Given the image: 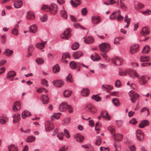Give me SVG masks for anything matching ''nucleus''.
<instances>
[{"mask_svg":"<svg viewBox=\"0 0 151 151\" xmlns=\"http://www.w3.org/2000/svg\"><path fill=\"white\" fill-rule=\"evenodd\" d=\"M100 50L104 52H108L110 50V46L108 43H102L99 45Z\"/></svg>","mask_w":151,"mask_h":151,"instance_id":"f257e3e1","label":"nucleus"},{"mask_svg":"<svg viewBox=\"0 0 151 151\" xmlns=\"http://www.w3.org/2000/svg\"><path fill=\"white\" fill-rule=\"evenodd\" d=\"M150 77L147 76H142L139 78L138 81L139 84L141 85H144L147 83Z\"/></svg>","mask_w":151,"mask_h":151,"instance_id":"f03ea898","label":"nucleus"},{"mask_svg":"<svg viewBox=\"0 0 151 151\" xmlns=\"http://www.w3.org/2000/svg\"><path fill=\"white\" fill-rule=\"evenodd\" d=\"M136 137L139 141H142L144 139V135L142 131L140 130H137L136 134Z\"/></svg>","mask_w":151,"mask_h":151,"instance_id":"7ed1b4c3","label":"nucleus"},{"mask_svg":"<svg viewBox=\"0 0 151 151\" xmlns=\"http://www.w3.org/2000/svg\"><path fill=\"white\" fill-rule=\"evenodd\" d=\"M45 129L48 132L50 131L54 128L53 123L49 121H47L45 123Z\"/></svg>","mask_w":151,"mask_h":151,"instance_id":"20e7f679","label":"nucleus"},{"mask_svg":"<svg viewBox=\"0 0 151 151\" xmlns=\"http://www.w3.org/2000/svg\"><path fill=\"white\" fill-rule=\"evenodd\" d=\"M114 64L115 65H121L123 62V59L119 57H116L114 58L112 60Z\"/></svg>","mask_w":151,"mask_h":151,"instance_id":"39448f33","label":"nucleus"},{"mask_svg":"<svg viewBox=\"0 0 151 151\" xmlns=\"http://www.w3.org/2000/svg\"><path fill=\"white\" fill-rule=\"evenodd\" d=\"M58 6L55 4H52L49 7V11L52 14H56L58 11Z\"/></svg>","mask_w":151,"mask_h":151,"instance_id":"423d86ee","label":"nucleus"},{"mask_svg":"<svg viewBox=\"0 0 151 151\" xmlns=\"http://www.w3.org/2000/svg\"><path fill=\"white\" fill-rule=\"evenodd\" d=\"M70 36V30L69 28L65 31L63 34L61 35V38L65 40H68Z\"/></svg>","mask_w":151,"mask_h":151,"instance_id":"0eeeda50","label":"nucleus"},{"mask_svg":"<svg viewBox=\"0 0 151 151\" xmlns=\"http://www.w3.org/2000/svg\"><path fill=\"white\" fill-rule=\"evenodd\" d=\"M121 11L119 10L114 12L112 13L111 15L109 17V19L111 20H114L116 18L120 15Z\"/></svg>","mask_w":151,"mask_h":151,"instance_id":"6e6552de","label":"nucleus"},{"mask_svg":"<svg viewBox=\"0 0 151 151\" xmlns=\"http://www.w3.org/2000/svg\"><path fill=\"white\" fill-rule=\"evenodd\" d=\"M139 46L138 44H135L131 46L130 47V52L132 54L137 52L139 50Z\"/></svg>","mask_w":151,"mask_h":151,"instance_id":"1a4fd4ad","label":"nucleus"},{"mask_svg":"<svg viewBox=\"0 0 151 151\" xmlns=\"http://www.w3.org/2000/svg\"><path fill=\"white\" fill-rule=\"evenodd\" d=\"M101 116L104 119L107 120H110L111 119V117L109 115L108 112L105 111H102L101 112Z\"/></svg>","mask_w":151,"mask_h":151,"instance_id":"9d476101","label":"nucleus"},{"mask_svg":"<svg viewBox=\"0 0 151 151\" xmlns=\"http://www.w3.org/2000/svg\"><path fill=\"white\" fill-rule=\"evenodd\" d=\"M68 104L66 102H63L60 104L59 106V110L61 111H65L68 107Z\"/></svg>","mask_w":151,"mask_h":151,"instance_id":"9b49d317","label":"nucleus"},{"mask_svg":"<svg viewBox=\"0 0 151 151\" xmlns=\"http://www.w3.org/2000/svg\"><path fill=\"white\" fill-rule=\"evenodd\" d=\"M52 84L55 87H60L63 86L64 83L62 80L54 81L52 82Z\"/></svg>","mask_w":151,"mask_h":151,"instance_id":"f8f14e48","label":"nucleus"},{"mask_svg":"<svg viewBox=\"0 0 151 151\" xmlns=\"http://www.w3.org/2000/svg\"><path fill=\"white\" fill-rule=\"evenodd\" d=\"M86 108L92 114L95 113L96 111V109L95 106L91 104L87 105L86 106Z\"/></svg>","mask_w":151,"mask_h":151,"instance_id":"ddd939ff","label":"nucleus"},{"mask_svg":"<svg viewBox=\"0 0 151 151\" xmlns=\"http://www.w3.org/2000/svg\"><path fill=\"white\" fill-rule=\"evenodd\" d=\"M70 58V54L68 53H66L64 54L62 57L61 61L62 63H67L68 61L66 60L67 59H69Z\"/></svg>","mask_w":151,"mask_h":151,"instance_id":"4468645a","label":"nucleus"},{"mask_svg":"<svg viewBox=\"0 0 151 151\" xmlns=\"http://www.w3.org/2000/svg\"><path fill=\"white\" fill-rule=\"evenodd\" d=\"M150 33V31L149 29L147 27H143L141 32V35L144 36L148 35Z\"/></svg>","mask_w":151,"mask_h":151,"instance_id":"2eb2a0df","label":"nucleus"},{"mask_svg":"<svg viewBox=\"0 0 151 151\" xmlns=\"http://www.w3.org/2000/svg\"><path fill=\"white\" fill-rule=\"evenodd\" d=\"M21 105L19 101H17L14 103L13 106V110L14 111H17L20 109Z\"/></svg>","mask_w":151,"mask_h":151,"instance_id":"dca6fc26","label":"nucleus"},{"mask_svg":"<svg viewBox=\"0 0 151 151\" xmlns=\"http://www.w3.org/2000/svg\"><path fill=\"white\" fill-rule=\"evenodd\" d=\"M144 6L142 4L138 2H135L134 4V9L137 10H138L143 8Z\"/></svg>","mask_w":151,"mask_h":151,"instance_id":"f3484780","label":"nucleus"},{"mask_svg":"<svg viewBox=\"0 0 151 151\" xmlns=\"http://www.w3.org/2000/svg\"><path fill=\"white\" fill-rule=\"evenodd\" d=\"M92 22L93 24H97L100 22V18L98 16H93L91 17Z\"/></svg>","mask_w":151,"mask_h":151,"instance_id":"a211bd4d","label":"nucleus"},{"mask_svg":"<svg viewBox=\"0 0 151 151\" xmlns=\"http://www.w3.org/2000/svg\"><path fill=\"white\" fill-rule=\"evenodd\" d=\"M70 3L74 7H76L78 5H79L81 4V0H72L70 1Z\"/></svg>","mask_w":151,"mask_h":151,"instance_id":"6ab92c4d","label":"nucleus"},{"mask_svg":"<svg viewBox=\"0 0 151 151\" xmlns=\"http://www.w3.org/2000/svg\"><path fill=\"white\" fill-rule=\"evenodd\" d=\"M83 55L82 52L81 51H76L74 52L73 55V57L76 59H78Z\"/></svg>","mask_w":151,"mask_h":151,"instance_id":"aec40b11","label":"nucleus"},{"mask_svg":"<svg viewBox=\"0 0 151 151\" xmlns=\"http://www.w3.org/2000/svg\"><path fill=\"white\" fill-rule=\"evenodd\" d=\"M90 93L89 89L87 88H85L83 89L81 92V94L83 96H88Z\"/></svg>","mask_w":151,"mask_h":151,"instance_id":"412c9836","label":"nucleus"},{"mask_svg":"<svg viewBox=\"0 0 151 151\" xmlns=\"http://www.w3.org/2000/svg\"><path fill=\"white\" fill-rule=\"evenodd\" d=\"M27 18L29 19L32 20L35 18V16L34 13L32 11H29L27 12Z\"/></svg>","mask_w":151,"mask_h":151,"instance_id":"4be33fe9","label":"nucleus"},{"mask_svg":"<svg viewBox=\"0 0 151 151\" xmlns=\"http://www.w3.org/2000/svg\"><path fill=\"white\" fill-rule=\"evenodd\" d=\"M130 70L129 69H127L124 70L120 71L119 72V74L121 76H124L129 73L130 76Z\"/></svg>","mask_w":151,"mask_h":151,"instance_id":"5701e85b","label":"nucleus"},{"mask_svg":"<svg viewBox=\"0 0 151 151\" xmlns=\"http://www.w3.org/2000/svg\"><path fill=\"white\" fill-rule=\"evenodd\" d=\"M22 5V2L20 0L17 1L14 4V7L16 8H19L21 7Z\"/></svg>","mask_w":151,"mask_h":151,"instance_id":"b1692460","label":"nucleus"},{"mask_svg":"<svg viewBox=\"0 0 151 151\" xmlns=\"http://www.w3.org/2000/svg\"><path fill=\"white\" fill-rule=\"evenodd\" d=\"M41 101L43 104H47L48 103V98L46 96L42 95L41 96Z\"/></svg>","mask_w":151,"mask_h":151,"instance_id":"393cba45","label":"nucleus"},{"mask_svg":"<svg viewBox=\"0 0 151 151\" xmlns=\"http://www.w3.org/2000/svg\"><path fill=\"white\" fill-rule=\"evenodd\" d=\"M149 124V122L147 120H144L139 125V127L140 128H143L147 126Z\"/></svg>","mask_w":151,"mask_h":151,"instance_id":"a878e982","label":"nucleus"},{"mask_svg":"<svg viewBox=\"0 0 151 151\" xmlns=\"http://www.w3.org/2000/svg\"><path fill=\"white\" fill-rule=\"evenodd\" d=\"M94 40L93 37L89 36L85 39L84 42L86 43L90 44L94 42Z\"/></svg>","mask_w":151,"mask_h":151,"instance_id":"bb28decb","label":"nucleus"},{"mask_svg":"<svg viewBox=\"0 0 151 151\" xmlns=\"http://www.w3.org/2000/svg\"><path fill=\"white\" fill-rule=\"evenodd\" d=\"M13 53V51L9 49H6L4 51V54L7 56H11Z\"/></svg>","mask_w":151,"mask_h":151,"instance_id":"cd10ccee","label":"nucleus"},{"mask_svg":"<svg viewBox=\"0 0 151 151\" xmlns=\"http://www.w3.org/2000/svg\"><path fill=\"white\" fill-rule=\"evenodd\" d=\"M29 28L30 32L33 33H35L37 30V27L35 24L31 26Z\"/></svg>","mask_w":151,"mask_h":151,"instance_id":"c85d7f7f","label":"nucleus"},{"mask_svg":"<svg viewBox=\"0 0 151 151\" xmlns=\"http://www.w3.org/2000/svg\"><path fill=\"white\" fill-rule=\"evenodd\" d=\"M77 64L74 61H71L69 63V65L70 68L73 69H75L77 67V65L79 66V63H77Z\"/></svg>","mask_w":151,"mask_h":151,"instance_id":"c756f323","label":"nucleus"},{"mask_svg":"<svg viewBox=\"0 0 151 151\" xmlns=\"http://www.w3.org/2000/svg\"><path fill=\"white\" fill-rule=\"evenodd\" d=\"M150 50V48L147 45L145 46L143 48L142 52L143 54H147L148 53Z\"/></svg>","mask_w":151,"mask_h":151,"instance_id":"7c9ffc66","label":"nucleus"},{"mask_svg":"<svg viewBox=\"0 0 151 151\" xmlns=\"http://www.w3.org/2000/svg\"><path fill=\"white\" fill-rule=\"evenodd\" d=\"M95 56L94 55H91V58L92 60L94 61H98L101 59L100 57L99 56L97 53H95Z\"/></svg>","mask_w":151,"mask_h":151,"instance_id":"2f4dec72","label":"nucleus"},{"mask_svg":"<svg viewBox=\"0 0 151 151\" xmlns=\"http://www.w3.org/2000/svg\"><path fill=\"white\" fill-rule=\"evenodd\" d=\"M140 95L139 94L137 93H134L133 97L131 99L132 102L134 103L139 98Z\"/></svg>","mask_w":151,"mask_h":151,"instance_id":"473e14b6","label":"nucleus"},{"mask_svg":"<svg viewBox=\"0 0 151 151\" xmlns=\"http://www.w3.org/2000/svg\"><path fill=\"white\" fill-rule=\"evenodd\" d=\"M102 88L104 90H111L113 89V87L110 85H102Z\"/></svg>","mask_w":151,"mask_h":151,"instance_id":"72a5a7b5","label":"nucleus"},{"mask_svg":"<svg viewBox=\"0 0 151 151\" xmlns=\"http://www.w3.org/2000/svg\"><path fill=\"white\" fill-rule=\"evenodd\" d=\"M41 42L37 43L36 45V46L37 48L42 50L45 47V46L43 44L42 41V40H41Z\"/></svg>","mask_w":151,"mask_h":151,"instance_id":"f704fd0d","label":"nucleus"},{"mask_svg":"<svg viewBox=\"0 0 151 151\" xmlns=\"http://www.w3.org/2000/svg\"><path fill=\"white\" fill-rule=\"evenodd\" d=\"M115 139L118 141H121L123 138V135L121 134H118L116 135H113Z\"/></svg>","mask_w":151,"mask_h":151,"instance_id":"c9c22d12","label":"nucleus"},{"mask_svg":"<svg viewBox=\"0 0 151 151\" xmlns=\"http://www.w3.org/2000/svg\"><path fill=\"white\" fill-rule=\"evenodd\" d=\"M72 92V91L69 90H65L63 93L64 96L65 97H69Z\"/></svg>","mask_w":151,"mask_h":151,"instance_id":"e433bc0d","label":"nucleus"},{"mask_svg":"<svg viewBox=\"0 0 151 151\" xmlns=\"http://www.w3.org/2000/svg\"><path fill=\"white\" fill-rule=\"evenodd\" d=\"M100 94L96 95H93L91 97V98L97 102H99L100 100L101 99L100 97L98 96Z\"/></svg>","mask_w":151,"mask_h":151,"instance_id":"4c0bfd02","label":"nucleus"},{"mask_svg":"<svg viewBox=\"0 0 151 151\" xmlns=\"http://www.w3.org/2000/svg\"><path fill=\"white\" fill-rule=\"evenodd\" d=\"M150 59L149 56H146L145 55H143L140 58V61L141 62H143L147 61L149 60Z\"/></svg>","mask_w":151,"mask_h":151,"instance_id":"58836bf2","label":"nucleus"},{"mask_svg":"<svg viewBox=\"0 0 151 151\" xmlns=\"http://www.w3.org/2000/svg\"><path fill=\"white\" fill-rule=\"evenodd\" d=\"M9 151H18L17 147L13 145H11L8 147Z\"/></svg>","mask_w":151,"mask_h":151,"instance_id":"ea45409f","label":"nucleus"},{"mask_svg":"<svg viewBox=\"0 0 151 151\" xmlns=\"http://www.w3.org/2000/svg\"><path fill=\"white\" fill-rule=\"evenodd\" d=\"M31 113L27 111H24L23 112L22 114V118L25 119L27 116L31 115Z\"/></svg>","mask_w":151,"mask_h":151,"instance_id":"a19ab883","label":"nucleus"},{"mask_svg":"<svg viewBox=\"0 0 151 151\" xmlns=\"http://www.w3.org/2000/svg\"><path fill=\"white\" fill-rule=\"evenodd\" d=\"M16 75V73L13 71H9L7 74V78L9 79L11 77L15 76Z\"/></svg>","mask_w":151,"mask_h":151,"instance_id":"79ce46f5","label":"nucleus"},{"mask_svg":"<svg viewBox=\"0 0 151 151\" xmlns=\"http://www.w3.org/2000/svg\"><path fill=\"white\" fill-rule=\"evenodd\" d=\"M141 13L145 16H149L151 14V10L147 9L145 11H142Z\"/></svg>","mask_w":151,"mask_h":151,"instance_id":"37998d69","label":"nucleus"},{"mask_svg":"<svg viewBox=\"0 0 151 151\" xmlns=\"http://www.w3.org/2000/svg\"><path fill=\"white\" fill-rule=\"evenodd\" d=\"M53 71L54 73L58 72L60 71V68L58 64H56L53 67Z\"/></svg>","mask_w":151,"mask_h":151,"instance_id":"c03bdc74","label":"nucleus"},{"mask_svg":"<svg viewBox=\"0 0 151 151\" xmlns=\"http://www.w3.org/2000/svg\"><path fill=\"white\" fill-rule=\"evenodd\" d=\"M35 138L33 136H29L27 138L26 141L29 142H32L35 141Z\"/></svg>","mask_w":151,"mask_h":151,"instance_id":"a18cd8bd","label":"nucleus"},{"mask_svg":"<svg viewBox=\"0 0 151 151\" xmlns=\"http://www.w3.org/2000/svg\"><path fill=\"white\" fill-rule=\"evenodd\" d=\"M71 119L70 118H66L63 120V124L64 125L66 126L70 122Z\"/></svg>","mask_w":151,"mask_h":151,"instance_id":"49530a36","label":"nucleus"},{"mask_svg":"<svg viewBox=\"0 0 151 151\" xmlns=\"http://www.w3.org/2000/svg\"><path fill=\"white\" fill-rule=\"evenodd\" d=\"M61 15L62 17L64 19H67L68 17L66 11L65 10H61L60 12Z\"/></svg>","mask_w":151,"mask_h":151,"instance_id":"de8ad7c7","label":"nucleus"},{"mask_svg":"<svg viewBox=\"0 0 151 151\" xmlns=\"http://www.w3.org/2000/svg\"><path fill=\"white\" fill-rule=\"evenodd\" d=\"M112 101L113 104L116 106H119L120 103L119 102V100L117 98H114L112 99Z\"/></svg>","mask_w":151,"mask_h":151,"instance_id":"09e8293b","label":"nucleus"},{"mask_svg":"<svg viewBox=\"0 0 151 151\" xmlns=\"http://www.w3.org/2000/svg\"><path fill=\"white\" fill-rule=\"evenodd\" d=\"M79 47V44L76 42H75L72 44L71 46V48L73 50H76Z\"/></svg>","mask_w":151,"mask_h":151,"instance_id":"8fccbe9b","label":"nucleus"},{"mask_svg":"<svg viewBox=\"0 0 151 151\" xmlns=\"http://www.w3.org/2000/svg\"><path fill=\"white\" fill-rule=\"evenodd\" d=\"M36 62L38 65L42 64L44 63V60L41 58H38L36 60Z\"/></svg>","mask_w":151,"mask_h":151,"instance_id":"3c124183","label":"nucleus"},{"mask_svg":"<svg viewBox=\"0 0 151 151\" xmlns=\"http://www.w3.org/2000/svg\"><path fill=\"white\" fill-rule=\"evenodd\" d=\"M41 9L45 12H49V7L47 5H43L42 6Z\"/></svg>","mask_w":151,"mask_h":151,"instance_id":"603ef678","label":"nucleus"},{"mask_svg":"<svg viewBox=\"0 0 151 151\" xmlns=\"http://www.w3.org/2000/svg\"><path fill=\"white\" fill-rule=\"evenodd\" d=\"M41 20L43 22H45L46 21L47 19V16L46 14L43 15L40 17Z\"/></svg>","mask_w":151,"mask_h":151,"instance_id":"864d4df0","label":"nucleus"},{"mask_svg":"<svg viewBox=\"0 0 151 151\" xmlns=\"http://www.w3.org/2000/svg\"><path fill=\"white\" fill-rule=\"evenodd\" d=\"M66 81L67 82H72L73 81V78L72 75L69 74V75L66 77Z\"/></svg>","mask_w":151,"mask_h":151,"instance_id":"5fc2aeb1","label":"nucleus"},{"mask_svg":"<svg viewBox=\"0 0 151 151\" xmlns=\"http://www.w3.org/2000/svg\"><path fill=\"white\" fill-rule=\"evenodd\" d=\"M57 137L60 140H62L63 139V133L62 132H59L57 134Z\"/></svg>","mask_w":151,"mask_h":151,"instance_id":"6e6d98bb","label":"nucleus"},{"mask_svg":"<svg viewBox=\"0 0 151 151\" xmlns=\"http://www.w3.org/2000/svg\"><path fill=\"white\" fill-rule=\"evenodd\" d=\"M124 22L127 23V24H130L131 22V19L130 18H128L127 15H125L124 18Z\"/></svg>","mask_w":151,"mask_h":151,"instance_id":"4d7b16f0","label":"nucleus"},{"mask_svg":"<svg viewBox=\"0 0 151 151\" xmlns=\"http://www.w3.org/2000/svg\"><path fill=\"white\" fill-rule=\"evenodd\" d=\"M64 132L65 134V136L66 138H70V135L69 134V131L67 129H64Z\"/></svg>","mask_w":151,"mask_h":151,"instance_id":"13d9d810","label":"nucleus"},{"mask_svg":"<svg viewBox=\"0 0 151 151\" xmlns=\"http://www.w3.org/2000/svg\"><path fill=\"white\" fill-rule=\"evenodd\" d=\"M131 73L135 77L138 78V79L139 78L138 74L135 71L132 70L131 71L130 70V73Z\"/></svg>","mask_w":151,"mask_h":151,"instance_id":"bf43d9fd","label":"nucleus"},{"mask_svg":"<svg viewBox=\"0 0 151 151\" xmlns=\"http://www.w3.org/2000/svg\"><path fill=\"white\" fill-rule=\"evenodd\" d=\"M11 32L13 34L15 35H18V30L16 28H14L12 30Z\"/></svg>","mask_w":151,"mask_h":151,"instance_id":"052dcab7","label":"nucleus"},{"mask_svg":"<svg viewBox=\"0 0 151 151\" xmlns=\"http://www.w3.org/2000/svg\"><path fill=\"white\" fill-rule=\"evenodd\" d=\"M41 84L43 85H45L46 87L48 86L47 81L45 79H43L42 80Z\"/></svg>","mask_w":151,"mask_h":151,"instance_id":"680f3d73","label":"nucleus"},{"mask_svg":"<svg viewBox=\"0 0 151 151\" xmlns=\"http://www.w3.org/2000/svg\"><path fill=\"white\" fill-rule=\"evenodd\" d=\"M61 114L60 113H55L53 114V116L54 118L57 119H59L60 117V115Z\"/></svg>","mask_w":151,"mask_h":151,"instance_id":"e2e57ef3","label":"nucleus"},{"mask_svg":"<svg viewBox=\"0 0 151 151\" xmlns=\"http://www.w3.org/2000/svg\"><path fill=\"white\" fill-rule=\"evenodd\" d=\"M13 117L14 118H15V119H16L18 122L20 119L21 118L20 114H14L13 115Z\"/></svg>","mask_w":151,"mask_h":151,"instance_id":"0e129e2a","label":"nucleus"},{"mask_svg":"<svg viewBox=\"0 0 151 151\" xmlns=\"http://www.w3.org/2000/svg\"><path fill=\"white\" fill-rule=\"evenodd\" d=\"M100 150L101 151H109V148L108 147H101L100 148Z\"/></svg>","mask_w":151,"mask_h":151,"instance_id":"69168bd1","label":"nucleus"},{"mask_svg":"<svg viewBox=\"0 0 151 151\" xmlns=\"http://www.w3.org/2000/svg\"><path fill=\"white\" fill-rule=\"evenodd\" d=\"M121 85V82L120 80H116L115 84V86L116 87H119Z\"/></svg>","mask_w":151,"mask_h":151,"instance_id":"338daca9","label":"nucleus"},{"mask_svg":"<svg viewBox=\"0 0 151 151\" xmlns=\"http://www.w3.org/2000/svg\"><path fill=\"white\" fill-rule=\"evenodd\" d=\"M68 148V147L66 146H64L61 147L59 151H66Z\"/></svg>","mask_w":151,"mask_h":151,"instance_id":"774afa93","label":"nucleus"}]
</instances>
